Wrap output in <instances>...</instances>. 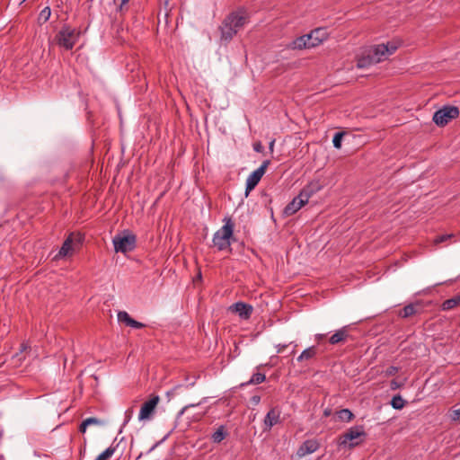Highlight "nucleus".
<instances>
[{"label":"nucleus","instance_id":"nucleus-1","mask_svg":"<svg viewBox=\"0 0 460 460\" xmlns=\"http://www.w3.org/2000/svg\"><path fill=\"white\" fill-rule=\"evenodd\" d=\"M397 49V45L393 42L375 45L367 50L366 55L358 58L357 66L358 68H366L372 65L380 63L387 59Z\"/></svg>","mask_w":460,"mask_h":460},{"label":"nucleus","instance_id":"nucleus-2","mask_svg":"<svg viewBox=\"0 0 460 460\" xmlns=\"http://www.w3.org/2000/svg\"><path fill=\"white\" fill-rule=\"evenodd\" d=\"M247 22V15L243 11L231 13L220 26L221 40L229 42Z\"/></svg>","mask_w":460,"mask_h":460},{"label":"nucleus","instance_id":"nucleus-3","mask_svg":"<svg viewBox=\"0 0 460 460\" xmlns=\"http://www.w3.org/2000/svg\"><path fill=\"white\" fill-rule=\"evenodd\" d=\"M224 223V226L214 234L212 240L218 251L231 250L234 224L230 217H225Z\"/></svg>","mask_w":460,"mask_h":460},{"label":"nucleus","instance_id":"nucleus-4","mask_svg":"<svg viewBox=\"0 0 460 460\" xmlns=\"http://www.w3.org/2000/svg\"><path fill=\"white\" fill-rule=\"evenodd\" d=\"M80 31L69 26H63L55 36L58 46L65 50H71L80 37Z\"/></svg>","mask_w":460,"mask_h":460},{"label":"nucleus","instance_id":"nucleus-5","mask_svg":"<svg viewBox=\"0 0 460 460\" xmlns=\"http://www.w3.org/2000/svg\"><path fill=\"white\" fill-rule=\"evenodd\" d=\"M112 243L116 252L127 253L132 252L136 248L137 237L129 231H124L116 234Z\"/></svg>","mask_w":460,"mask_h":460},{"label":"nucleus","instance_id":"nucleus-6","mask_svg":"<svg viewBox=\"0 0 460 460\" xmlns=\"http://www.w3.org/2000/svg\"><path fill=\"white\" fill-rule=\"evenodd\" d=\"M84 241V235L80 233H71L64 241L58 254L54 257L58 260L71 255L75 248H78Z\"/></svg>","mask_w":460,"mask_h":460},{"label":"nucleus","instance_id":"nucleus-7","mask_svg":"<svg viewBox=\"0 0 460 460\" xmlns=\"http://www.w3.org/2000/svg\"><path fill=\"white\" fill-rule=\"evenodd\" d=\"M366 435L363 426L351 427L340 437L339 445L348 446L349 448H352L361 442V440L358 439L361 437L365 438Z\"/></svg>","mask_w":460,"mask_h":460},{"label":"nucleus","instance_id":"nucleus-8","mask_svg":"<svg viewBox=\"0 0 460 460\" xmlns=\"http://www.w3.org/2000/svg\"><path fill=\"white\" fill-rule=\"evenodd\" d=\"M459 116V110L456 106H444L433 115V121L440 127L447 125L451 119Z\"/></svg>","mask_w":460,"mask_h":460},{"label":"nucleus","instance_id":"nucleus-9","mask_svg":"<svg viewBox=\"0 0 460 460\" xmlns=\"http://www.w3.org/2000/svg\"><path fill=\"white\" fill-rule=\"evenodd\" d=\"M270 164V160L263 161L261 165L248 176L245 187L246 195L257 186Z\"/></svg>","mask_w":460,"mask_h":460},{"label":"nucleus","instance_id":"nucleus-10","mask_svg":"<svg viewBox=\"0 0 460 460\" xmlns=\"http://www.w3.org/2000/svg\"><path fill=\"white\" fill-rule=\"evenodd\" d=\"M160 402V397L158 395L153 394L148 401L145 402L141 406L138 419L139 420H148Z\"/></svg>","mask_w":460,"mask_h":460},{"label":"nucleus","instance_id":"nucleus-11","mask_svg":"<svg viewBox=\"0 0 460 460\" xmlns=\"http://www.w3.org/2000/svg\"><path fill=\"white\" fill-rule=\"evenodd\" d=\"M229 311L237 314L240 318L247 320L251 317L253 307L251 305L245 304L243 302H236L229 307Z\"/></svg>","mask_w":460,"mask_h":460},{"label":"nucleus","instance_id":"nucleus-12","mask_svg":"<svg viewBox=\"0 0 460 460\" xmlns=\"http://www.w3.org/2000/svg\"><path fill=\"white\" fill-rule=\"evenodd\" d=\"M312 48L319 46L328 38V32L325 28H317L306 34Z\"/></svg>","mask_w":460,"mask_h":460},{"label":"nucleus","instance_id":"nucleus-13","mask_svg":"<svg viewBox=\"0 0 460 460\" xmlns=\"http://www.w3.org/2000/svg\"><path fill=\"white\" fill-rule=\"evenodd\" d=\"M319 447L320 444L316 439H307L299 447L296 455L298 457H304L306 455L315 452Z\"/></svg>","mask_w":460,"mask_h":460},{"label":"nucleus","instance_id":"nucleus-14","mask_svg":"<svg viewBox=\"0 0 460 460\" xmlns=\"http://www.w3.org/2000/svg\"><path fill=\"white\" fill-rule=\"evenodd\" d=\"M350 337L349 332V326H343L337 330L330 338L329 343L331 345L344 344Z\"/></svg>","mask_w":460,"mask_h":460},{"label":"nucleus","instance_id":"nucleus-15","mask_svg":"<svg viewBox=\"0 0 460 460\" xmlns=\"http://www.w3.org/2000/svg\"><path fill=\"white\" fill-rule=\"evenodd\" d=\"M280 421V411L278 408L270 409L265 416L264 425L269 429Z\"/></svg>","mask_w":460,"mask_h":460},{"label":"nucleus","instance_id":"nucleus-16","mask_svg":"<svg viewBox=\"0 0 460 460\" xmlns=\"http://www.w3.org/2000/svg\"><path fill=\"white\" fill-rule=\"evenodd\" d=\"M307 204L299 195L293 199V200L287 205L284 213L287 216H292L297 212L303 206Z\"/></svg>","mask_w":460,"mask_h":460},{"label":"nucleus","instance_id":"nucleus-17","mask_svg":"<svg viewBox=\"0 0 460 460\" xmlns=\"http://www.w3.org/2000/svg\"><path fill=\"white\" fill-rule=\"evenodd\" d=\"M321 189V186L318 182H311L307 186H305L301 192L299 193V196L306 202L308 203L309 199L319 190Z\"/></svg>","mask_w":460,"mask_h":460},{"label":"nucleus","instance_id":"nucleus-18","mask_svg":"<svg viewBox=\"0 0 460 460\" xmlns=\"http://www.w3.org/2000/svg\"><path fill=\"white\" fill-rule=\"evenodd\" d=\"M420 311V304H418V303L409 304L398 312V316H400L402 318H408L414 314H419Z\"/></svg>","mask_w":460,"mask_h":460},{"label":"nucleus","instance_id":"nucleus-19","mask_svg":"<svg viewBox=\"0 0 460 460\" xmlns=\"http://www.w3.org/2000/svg\"><path fill=\"white\" fill-rule=\"evenodd\" d=\"M292 48L296 49H310L312 47L309 42V39L307 38V35L305 34L303 36L296 38L292 42Z\"/></svg>","mask_w":460,"mask_h":460},{"label":"nucleus","instance_id":"nucleus-20","mask_svg":"<svg viewBox=\"0 0 460 460\" xmlns=\"http://www.w3.org/2000/svg\"><path fill=\"white\" fill-rule=\"evenodd\" d=\"M317 354V348L315 346H311L305 350L297 357V361L302 362L305 360H310L314 358Z\"/></svg>","mask_w":460,"mask_h":460},{"label":"nucleus","instance_id":"nucleus-21","mask_svg":"<svg viewBox=\"0 0 460 460\" xmlns=\"http://www.w3.org/2000/svg\"><path fill=\"white\" fill-rule=\"evenodd\" d=\"M227 432L224 425H221L211 436L214 443H220L226 437Z\"/></svg>","mask_w":460,"mask_h":460},{"label":"nucleus","instance_id":"nucleus-22","mask_svg":"<svg viewBox=\"0 0 460 460\" xmlns=\"http://www.w3.org/2000/svg\"><path fill=\"white\" fill-rule=\"evenodd\" d=\"M265 375L262 373H255L246 383L242 384L243 386L249 385H259L265 381Z\"/></svg>","mask_w":460,"mask_h":460},{"label":"nucleus","instance_id":"nucleus-23","mask_svg":"<svg viewBox=\"0 0 460 460\" xmlns=\"http://www.w3.org/2000/svg\"><path fill=\"white\" fill-rule=\"evenodd\" d=\"M460 304V296L447 299L442 304L443 310H451Z\"/></svg>","mask_w":460,"mask_h":460},{"label":"nucleus","instance_id":"nucleus-24","mask_svg":"<svg viewBox=\"0 0 460 460\" xmlns=\"http://www.w3.org/2000/svg\"><path fill=\"white\" fill-rule=\"evenodd\" d=\"M391 405L395 410H401L404 407L405 401L402 399L401 395L397 394L392 398Z\"/></svg>","mask_w":460,"mask_h":460},{"label":"nucleus","instance_id":"nucleus-25","mask_svg":"<svg viewBox=\"0 0 460 460\" xmlns=\"http://www.w3.org/2000/svg\"><path fill=\"white\" fill-rule=\"evenodd\" d=\"M338 418L342 421H350L354 415L349 409H342L337 412Z\"/></svg>","mask_w":460,"mask_h":460},{"label":"nucleus","instance_id":"nucleus-26","mask_svg":"<svg viewBox=\"0 0 460 460\" xmlns=\"http://www.w3.org/2000/svg\"><path fill=\"white\" fill-rule=\"evenodd\" d=\"M132 319L133 318H131L130 315L125 311H120L118 313L119 322L124 323L128 326L130 325Z\"/></svg>","mask_w":460,"mask_h":460},{"label":"nucleus","instance_id":"nucleus-27","mask_svg":"<svg viewBox=\"0 0 460 460\" xmlns=\"http://www.w3.org/2000/svg\"><path fill=\"white\" fill-rule=\"evenodd\" d=\"M115 452V447H110L106 450H104L101 455H99L95 460H108L111 457V456Z\"/></svg>","mask_w":460,"mask_h":460},{"label":"nucleus","instance_id":"nucleus-28","mask_svg":"<svg viewBox=\"0 0 460 460\" xmlns=\"http://www.w3.org/2000/svg\"><path fill=\"white\" fill-rule=\"evenodd\" d=\"M50 14H51V10L49 6H47L40 11L38 19L41 22H46L49 19Z\"/></svg>","mask_w":460,"mask_h":460},{"label":"nucleus","instance_id":"nucleus-29","mask_svg":"<svg viewBox=\"0 0 460 460\" xmlns=\"http://www.w3.org/2000/svg\"><path fill=\"white\" fill-rule=\"evenodd\" d=\"M345 133L344 132H337L335 133L334 137H333V139H332V143H333V146L335 148H341V141H342V138L344 137Z\"/></svg>","mask_w":460,"mask_h":460},{"label":"nucleus","instance_id":"nucleus-30","mask_svg":"<svg viewBox=\"0 0 460 460\" xmlns=\"http://www.w3.org/2000/svg\"><path fill=\"white\" fill-rule=\"evenodd\" d=\"M454 237V234H441V235H438L435 238L434 240V243L436 244H438V243H441L443 242H446L451 238Z\"/></svg>","mask_w":460,"mask_h":460},{"label":"nucleus","instance_id":"nucleus-31","mask_svg":"<svg viewBox=\"0 0 460 460\" xmlns=\"http://www.w3.org/2000/svg\"><path fill=\"white\" fill-rule=\"evenodd\" d=\"M450 418L453 421L460 422V409L452 410Z\"/></svg>","mask_w":460,"mask_h":460},{"label":"nucleus","instance_id":"nucleus-32","mask_svg":"<svg viewBox=\"0 0 460 460\" xmlns=\"http://www.w3.org/2000/svg\"><path fill=\"white\" fill-rule=\"evenodd\" d=\"M85 423H87L88 426L90 425H101L102 424V421L97 418L91 417L84 420Z\"/></svg>","mask_w":460,"mask_h":460},{"label":"nucleus","instance_id":"nucleus-33","mask_svg":"<svg viewBox=\"0 0 460 460\" xmlns=\"http://www.w3.org/2000/svg\"><path fill=\"white\" fill-rule=\"evenodd\" d=\"M398 371H399V368H398L397 367L390 366V367H387V369L385 370V375H386L387 376H394Z\"/></svg>","mask_w":460,"mask_h":460},{"label":"nucleus","instance_id":"nucleus-34","mask_svg":"<svg viewBox=\"0 0 460 460\" xmlns=\"http://www.w3.org/2000/svg\"><path fill=\"white\" fill-rule=\"evenodd\" d=\"M129 326L132 327V328H135V329H141V328L145 327V324L140 323V322H137V321L132 319L131 323H130Z\"/></svg>","mask_w":460,"mask_h":460},{"label":"nucleus","instance_id":"nucleus-35","mask_svg":"<svg viewBox=\"0 0 460 460\" xmlns=\"http://www.w3.org/2000/svg\"><path fill=\"white\" fill-rule=\"evenodd\" d=\"M253 149H254V151H256L258 153H261V152H263L264 147L261 142H256L253 144Z\"/></svg>","mask_w":460,"mask_h":460},{"label":"nucleus","instance_id":"nucleus-36","mask_svg":"<svg viewBox=\"0 0 460 460\" xmlns=\"http://www.w3.org/2000/svg\"><path fill=\"white\" fill-rule=\"evenodd\" d=\"M326 337V334L323 333H318L315 334L314 340L317 341L318 344L322 342V341Z\"/></svg>","mask_w":460,"mask_h":460},{"label":"nucleus","instance_id":"nucleus-37","mask_svg":"<svg viewBox=\"0 0 460 460\" xmlns=\"http://www.w3.org/2000/svg\"><path fill=\"white\" fill-rule=\"evenodd\" d=\"M128 2H129V0H121L120 5L119 7V11L120 13H122L124 11L125 5H127Z\"/></svg>","mask_w":460,"mask_h":460},{"label":"nucleus","instance_id":"nucleus-38","mask_svg":"<svg viewBox=\"0 0 460 460\" xmlns=\"http://www.w3.org/2000/svg\"><path fill=\"white\" fill-rule=\"evenodd\" d=\"M390 386H391L392 390H395V389L401 387V385L399 383H397L395 380H392Z\"/></svg>","mask_w":460,"mask_h":460},{"label":"nucleus","instance_id":"nucleus-39","mask_svg":"<svg viewBox=\"0 0 460 460\" xmlns=\"http://www.w3.org/2000/svg\"><path fill=\"white\" fill-rule=\"evenodd\" d=\"M87 427V423H85V421L84 420L79 427V431L84 433L86 431Z\"/></svg>","mask_w":460,"mask_h":460},{"label":"nucleus","instance_id":"nucleus-40","mask_svg":"<svg viewBox=\"0 0 460 460\" xmlns=\"http://www.w3.org/2000/svg\"><path fill=\"white\" fill-rule=\"evenodd\" d=\"M288 347V345H281V344H279L277 346V352L278 353H281L286 348Z\"/></svg>","mask_w":460,"mask_h":460},{"label":"nucleus","instance_id":"nucleus-41","mask_svg":"<svg viewBox=\"0 0 460 460\" xmlns=\"http://www.w3.org/2000/svg\"><path fill=\"white\" fill-rule=\"evenodd\" d=\"M274 145H275V139H272L269 144V149L270 153H273L274 150Z\"/></svg>","mask_w":460,"mask_h":460},{"label":"nucleus","instance_id":"nucleus-42","mask_svg":"<svg viewBox=\"0 0 460 460\" xmlns=\"http://www.w3.org/2000/svg\"><path fill=\"white\" fill-rule=\"evenodd\" d=\"M252 401L254 403H256V404H257V403H259V402H260V401H261V397H260V396H258V395H254V396H252Z\"/></svg>","mask_w":460,"mask_h":460},{"label":"nucleus","instance_id":"nucleus-43","mask_svg":"<svg viewBox=\"0 0 460 460\" xmlns=\"http://www.w3.org/2000/svg\"><path fill=\"white\" fill-rule=\"evenodd\" d=\"M161 443V441L155 443L148 451L147 453H150L152 452L159 444Z\"/></svg>","mask_w":460,"mask_h":460},{"label":"nucleus","instance_id":"nucleus-44","mask_svg":"<svg viewBox=\"0 0 460 460\" xmlns=\"http://www.w3.org/2000/svg\"><path fill=\"white\" fill-rule=\"evenodd\" d=\"M192 406H194V404H190V405H188V406L183 407V409L181 410V413H183V411H184L187 408H189V407H192Z\"/></svg>","mask_w":460,"mask_h":460}]
</instances>
